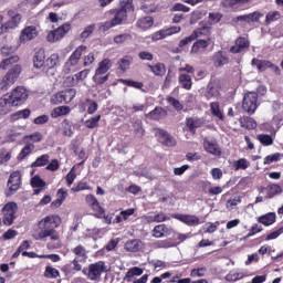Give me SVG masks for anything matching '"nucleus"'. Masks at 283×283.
<instances>
[{
  "mask_svg": "<svg viewBox=\"0 0 283 283\" xmlns=\"http://www.w3.org/2000/svg\"><path fill=\"white\" fill-rule=\"evenodd\" d=\"M248 167H249V161H247L245 158H241V159L234 161L235 171H239V169H243V170L248 169Z\"/></svg>",
  "mask_w": 283,
  "mask_h": 283,
  "instance_id": "49",
  "label": "nucleus"
},
{
  "mask_svg": "<svg viewBox=\"0 0 283 283\" xmlns=\"http://www.w3.org/2000/svg\"><path fill=\"white\" fill-rule=\"evenodd\" d=\"M103 273H107V265H105V262L103 261L93 263L88 266L90 280L96 281L101 277V274Z\"/></svg>",
  "mask_w": 283,
  "mask_h": 283,
  "instance_id": "9",
  "label": "nucleus"
},
{
  "mask_svg": "<svg viewBox=\"0 0 283 283\" xmlns=\"http://www.w3.org/2000/svg\"><path fill=\"white\" fill-rule=\"evenodd\" d=\"M210 44H211V42L209 40H197L192 44L191 52H192V54H198L199 52H205L207 50V48H209Z\"/></svg>",
  "mask_w": 283,
  "mask_h": 283,
  "instance_id": "16",
  "label": "nucleus"
},
{
  "mask_svg": "<svg viewBox=\"0 0 283 283\" xmlns=\"http://www.w3.org/2000/svg\"><path fill=\"white\" fill-rule=\"evenodd\" d=\"M45 64V53L43 51H38L33 59V65L36 70H41V67Z\"/></svg>",
  "mask_w": 283,
  "mask_h": 283,
  "instance_id": "24",
  "label": "nucleus"
},
{
  "mask_svg": "<svg viewBox=\"0 0 283 283\" xmlns=\"http://www.w3.org/2000/svg\"><path fill=\"white\" fill-rule=\"evenodd\" d=\"M109 78V75L97 74V71L95 72V75L93 77V81L97 83V85H103Z\"/></svg>",
  "mask_w": 283,
  "mask_h": 283,
  "instance_id": "57",
  "label": "nucleus"
},
{
  "mask_svg": "<svg viewBox=\"0 0 283 283\" xmlns=\"http://www.w3.org/2000/svg\"><path fill=\"white\" fill-rule=\"evenodd\" d=\"M31 186L36 189H43V187H45V181L43 179H41L40 176H34L31 179Z\"/></svg>",
  "mask_w": 283,
  "mask_h": 283,
  "instance_id": "45",
  "label": "nucleus"
},
{
  "mask_svg": "<svg viewBox=\"0 0 283 283\" xmlns=\"http://www.w3.org/2000/svg\"><path fill=\"white\" fill-rule=\"evenodd\" d=\"M19 136H21V132L18 129H11L7 134V140L9 143H14V140H18Z\"/></svg>",
  "mask_w": 283,
  "mask_h": 283,
  "instance_id": "48",
  "label": "nucleus"
},
{
  "mask_svg": "<svg viewBox=\"0 0 283 283\" xmlns=\"http://www.w3.org/2000/svg\"><path fill=\"white\" fill-rule=\"evenodd\" d=\"M282 154L275 153L274 155L266 156L263 163L264 165H271V163H277V160H280Z\"/></svg>",
  "mask_w": 283,
  "mask_h": 283,
  "instance_id": "52",
  "label": "nucleus"
},
{
  "mask_svg": "<svg viewBox=\"0 0 283 283\" xmlns=\"http://www.w3.org/2000/svg\"><path fill=\"white\" fill-rule=\"evenodd\" d=\"M59 275H61L59 270H56L55 268H52V266H46V269L44 271V277H48L49 280H54V279L59 277Z\"/></svg>",
  "mask_w": 283,
  "mask_h": 283,
  "instance_id": "37",
  "label": "nucleus"
},
{
  "mask_svg": "<svg viewBox=\"0 0 283 283\" xmlns=\"http://www.w3.org/2000/svg\"><path fill=\"white\" fill-rule=\"evenodd\" d=\"M8 190H7V196H13V193H17L21 187V172L20 171H13L8 180L7 184Z\"/></svg>",
  "mask_w": 283,
  "mask_h": 283,
  "instance_id": "7",
  "label": "nucleus"
},
{
  "mask_svg": "<svg viewBox=\"0 0 283 283\" xmlns=\"http://www.w3.org/2000/svg\"><path fill=\"white\" fill-rule=\"evenodd\" d=\"M252 65H255L259 72H266L271 67V61L253 59Z\"/></svg>",
  "mask_w": 283,
  "mask_h": 283,
  "instance_id": "23",
  "label": "nucleus"
},
{
  "mask_svg": "<svg viewBox=\"0 0 283 283\" xmlns=\"http://www.w3.org/2000/svg\"><path fill=\"white\" fill-rule=\"evenodd\" d=\"M198 36H200V31H193L191 35L187 36L186 39L179 42V48H185V45H188L189 43H191V41H196Z\"/></svg>",
  "mask_w": 283,
  "mask_h": 283,
  "instance_id": "40",
  "label": "nucleus"
},
{
  "mask_svg": "<svg viewBox=\"0 0 283 283\" xmlns=\"http://www.w3.org/2000/svg\"><path fill=\"white\" fill-rule=\"evenodd\" d=\"M242 109L247 112V114H255V109H258V93L248 92L243 97Z\"/></svg>",
  "mask_w": 283,
  "mask_h": 283,
  "instance_id": "5",
  "label": "nucleus"
},
{
  "mask_svg": "<svg viewBox=\"0 0 283 283\" xmlns=\"http://www.w3.org/2000/svg\"><path fill=\"white\" fill-rule=\"evenodd\" d=\"M70 112V106H59L52 111L51 116L52 118H59L60 116H67Z\"/></svg>",
  "mask_w": 283,
  "mask_h": 283,
  "instance_id": "27",
  "label": "nucleus"
},
{
  "mask_svg": "<svg viewBox=\"0 0 283 283\" xmlns=\"http://www.w3.org/2000/svg\"><path fill=\"white\" fill-rule=\"evenodd\" d=\"M237 21H244L245 23H251V21H258V13L239 15L237 17Z\"/></svg>",
  "mask_w": 283,
  "mask_h": 283,
  "instance_id": "44",
  "label": "nucleus"
},
{
  "mask_svg": "<svg viewBox=\"0 0 283 283\" xmlns=\"http://www.w3.org/2000/svg\"><path fill=\"white\" fill-rule=\"evenodd\" d=\"M211 114L219 118V120L224 119V115L222 114V111H220V103L214 102L210 104Z\"/></svg>",
  "mask_w": 283,
  "mask_h": 283,
  "instance_id": "33",
  "label": "nucleus"
},
{
  "mask_svg": "<svg viewBox=\"0 0 283 283\" xmlns=\"http://www.w3.org/2000/svg\"><path fill=\"white\" fill-rule=\"evenodd\" d=\"M213 63L216 67H222V65H227V63H229V57L224 56L222 52H217L213 55Z\"/></svg>",
  "mask_w": 283,
  "mask_h": 283,
  "instance_id": "29",
  "label": "nucleus"
},
{
  "mask_svg": "<svg viewBox=\"0 0 283 283\" xmlns=\"http://www.w3.org/2000/svg\"><path fill=\"white\" fill-rule=\"evenodd\" d=\"M179 83L182 85L184 90H191V85H193L191 76L187 74L179 75Z\"/></svg>",
  "mask_w": 283,
  "mask_h": 283,
  "instance_id": "34",
  "label": "nucleus"
},
{
  "mask_svg": "<svg viewBox=\"0 0 283 283\" xmlns=\"http://www.w3.org/2000/svg\"><path fill=\"white\" fill-rule=\"evenodd\" d=\"M51 103L53 105H61V103H65L63 92H60V93H56L55 95H53L51 98Z\"/></svg>",
  "mask_w": 283,
  "mask_h": 283,
  "instance_id": "51",
  "label": "nucleus"
},
{
  "mask_svg": "<svg viewBox=\"0 0 283 283\" xmlns=\"http://www.w3.org/2000/svg\"><path fill=\"white\" fill-rule=\"evenodd\" d=\"M239 123L244 129H255L258 127V123L251 117H241Z\"/></svg>",
  "mask_w": 283,
  "mask_h": 283,
  "instance_id": "22",
  "label": "nucleus"
},
{
  "mask_svg": "<svg viewBox=\"0 0 283 283\" xmlns=\"http://www.w3.org/2000/svg\"><path fill=\"white\" fill-rule=\"evenodd\" d=\"M12 107H15V105L12 104L10 95L7 94L0 98V115L9 114V112H12Z\"/></svg>",
  "mask_w": 283,
  "mask_h": 283,
  "instance_id": "14",
  "label": "nucleus"
},
{
  "mask_svg": "<svg viewBox=\"0 0 283 283\" xmlns=\"http://www.w3.org/2000/svg\"><path fill=\"white\" fill-rule=\"evenodd\" d=\"M87 50V46L80 45L70 56L69 61L65 63V74H70V72H76V65H78V61H81V56H83V52Z\"/></svg>",
  "mask_w": 283,
  "mask_h": 283,
  "instance_id": "4",
  "label": "nucleus"
},
{
  "mask_svg": "<svg viewBox=\"0 0 283 283\" xmlns=\"http://www.w3.org/2000/svg\"><path fill=\"white\" fill-rule=\"evenodd\" d=\"M61 226V217L51 214L44 217L38 223V229L33 233L34 240H45L51 238L53 241H57L61 237L56 233V229Z\"/></svg>",
  "mask_w": 283,
  "mask_h": 283,
  "instance_id": "1",
  "label": "nucleus"
},
{
  "mask_svg": "<svg viewBox=\"0 0 283 283\" xmlns=\"http://www.w3.org/2000/svg\"><path fill=\"white\" fill-rule=\"evenodd\" d=\"M56 63H59V54L54 53L46 60L48 67H55Z\"/></svg>",
  "mask_w": 283,
  "mask_h": 283,
  "instance_id": "60",
  "label": "nucleus"
},
{
  "mask_svg": "<svg viewBox=\"0 0 283 283\" xmlns=\"http://www.w3.org/2000/svg\"><path fill=\"white\" fill-rule=\"evenodd\" d=\"M155 136H157L159 143L161 145H166V147H176V138L169 135L167 130L160 128H154Z\"/></svg>",
  "mask_w": 283,
  "mask_h": 283,
  "instance_id": "11",
  "label": "nucleus"
},
{
  "mask_svg": "<svg viewBox=\"0 0 283 283\" xmlns=\"http://www.w3.org/2000/svg\"><path fill=\"white\" fill-rule=\"evenodd\" d=\"M205 122L198 117H189L187 118L186 126L188 127L189 132H196Z\"/></svg>",
  "mask_w": 283,
  "mask_h": 283,
  "instance_id": "18",
  "label": "nucleus"
},
{
  "mask_svg": "<svg viewBox=\"0 0 283 283\" xmlns=\"http://www.w3.org/2000/svg\"><path fill=\"white\" fill-rule=\"evenodd\" d=\"M203 146L209 154L220 156V147L218 146V143L205 139Z\"/></svg>",
  "mask_w": 283,
  "mask_h": 283,
  "instance_id": "17",
  "label": "nucleus"
},
{
  "mask_svg": "<svg viewBox=\"0 0 283 283\" xmlns=\"http://www.w3.org/2000/svg\"><path fill=\"white\" fill-rule=\"evenodd\" d=\"M98 120H101V115H97L91 119H87L84 125L88 129H94V127H98Z\"/></svg>",
  "mask_w": 283,
  "mask_h": 283,
  "instance_id": "46",
  "label": "nucleus"
},
{
  "mask_svg": "<svg viewBox=\"0 0 283 283\" xmlns=\"http://www.w3.org/2000/svg\"><path fill=\"white\" fill-rule=\"evenodd\" d=\"M70 30H72L70 23H64L56 30L50 31V33L46 36V41H49V43L61 41V39H63V36H65L66 32H69Z\"/></svg>",
  "mask_w": 283,
  "mask_h": 283,
  "instance_id": "8",
  "label": "nucleus"
},
{
  "mask_svg": "<svg viewBox=\"0 0 283 283\" xmlns=\"http://www.w3.org/2000/svg\"><path fill=\"white\" fill-rule=\"evenodd\" d=\"M72 251L77 255V258H87V250H85L83 245H77Z\"/></svg>",
  "mask_w": 283,
  "mask_h": 283,
  "instance_id": "55",
  "label": "nucleus"
},
{
  "mask_svg": "<svg viewBox=\"0 0 283 283\" xmlns=\"http://www.w3.org/2000/svg\"><path fill=\"white\" fill-rule=\"evenodd\" d=\"M127 39H132V35L129 33L119 34L114 38V43H125Z\"/></svg>",
  "mask_w": 283,
  "mask_h": 283,
  "instance_id": "62",
  "label": "nucleus"
},
{
  "mask_svg": "<svg viewBox=\"0 0 283 283\" xmlns=\"http://www.w3.org/2000/svg\"><path fill=\"white\" fill-rule=\"evenodd\" d=\"M165 229H167L165 224L156 226L153 230L154 238H163L165 235Z\"/></svg>",
  "mask_w": 283,
  "mask_h": 283,
  "instance_id": "47",
  "label": "nucleus"
},
{
  "mask_svg": "<svg viewBox=\"0 0 283 283\" xmlns=\"http://www.w3.org/2000/svg\"><path fill=\"white\" fill-rule=\"evenodd\" d=\"M120 9L127 12H134V0H122L120 1Z\"/></svg>",
  "mask_w": 283,
  "mask_h": 283,
  "instance_id": "41",
  "label": "nucleus"
},
{
  "mask_svg": "<svg viewBox=\"0 0 283 283\" xmlns=\"http://www.w3.org/2000/svg\"><path fill=\"white\" fill-rule=\"evenodd\" d=\"M14 63H19V55H11L4 59L0 63V70H10V67H14Z\"/></svg>",
  "mask_w": 283,
  "mask_h": 283,
  "instance_id": "20",
  "label": "nucleus"
},
{
  "mask_svg": "<svg viewBox=\"0 0 283 283\" xmlns=\"http://www.w3.org/2000/svg\"><path fill=\"white\" fill-rule=\"evenodd\" d=\"M172 247H176V244L171 239L161 240L156 243L157 249H171Z\"/></svg>",
  "mask_w": 283,
  "mask_h": 283,
  "instance_id": "42",
  "label": "nucleus"
},
{
  "mask_svg": "<svg viewBox=\"0 0 283 283\" xmlns=\"http://www.w3.org/2000/svg\"><path fill=\"white\" fill-rule=\"evenodd\" d=\"M270 191V198H273V196H277L279 193H282V187L279 185H271L269 186Z\"/></svg>",
  "mask_w": 283,
  "mask_h": 283,
  "instance_id": "58",
  "label": "nucleus"
},
{
  "mask_svg": "<svg viewBox=\"0 0 283 283\" xmlns=\"http://www.w3.org/2000/svg\"><path fill=\"white\" fill-rule=\"evenodd\" d=\"M9 98L15 107H18V105H23V103L28 101V90L23 86H17L9 95Z\"/></svg>",
  "mask_w": 283,
  "mask_h": 283,
  "instance_id": "6",
  "label": "nucleus"
},
{
  "mask_svg": "<svg viewBox=\"0 0 283 283\" xmlns=\"http://www.w3.org/2000/svg\"><path fill=\"white\" fill-rule=\"evenodd\" d=\"M132 63H133L132 57H123L119 60V67H120V70H123L125 72L126 70L129 69Z\"/></svg>",
  "mask_w": 283,
  "mask_h": 283,
  "instance_id": "53",
  "label": "nucleus"
},
{
  "mask_svg": "<svg viewBox=\"0 0 283 283\" xmlns=\"http://www.w3.org/2000/svg\"><path fill=\"white\" fill-rule=\"evenodd\" d=\"M142 242L138 239L129 240L125 243L126 251L136 252L140 251Z\"/></svg>",
  "mask_w": 283,
  "mask_h": 283,
  "instance_id": "28",
  "label": "nucleus"
},
{
  "mask_svg": "<svg viewBox=\"0 0 283 283\" xmlns=\"http://www.w3.org/2000/svg\"><path fill=\"white\" fill-rule=\"evenodd\" d=\"M122 83L128 85V87H135V90H143V83L136 82L134 80H122Z\"/></svg>",
  "mask_w": 283,
  "mask_h": 283,
  "instance_id": "54",
  "label": "nucleus"
},
{
  "mask_svg": "<svg viewBox=\"0 0 283 283\" xmlns=\"http://www.w3.org/2000/svg\"><path fill=\"white\" fill-rule=\"evenodd\" d=\"M165 116H167L165 109L155 108L147 115V118H151V120H160V118H165Z\"/></svg>",
  "mask_w": 283,
  "mask_h": 283,
  "instance_id": "32",
  "label": "nucleus"
},
{
  "mask_svg": "<svg viewBox=\"0 0 283 283\" xmlns=\"http://www.w3.org/2000/svg\"><path fill=\"white\" fill-rule=\"evenodd\" d=\"M167 101H168V103H169L170 105L174 106V108H175L177 112L182 111L184 107H185V106L182 105V103H180V101L176 99L175 97H168Z\"/></svg>",
  "mask_w": 283,
  "mask_h": 283,
  "instance_id": "50",
  "label": "nucleus"
},
{
  "mask_svg": "<svg viewBox=\"0 0 283 283\" xmlns=\"http://www.w3.org/2000/svg\"><path fill=\"white\" fill-rule=\"evenodd\" d=\"M256 138L261 143V145H265V146L273 145V136L271 135H266V134L258 135Z\"/></svg>",
  "mask_w": 283,
  "mask_h": 283,
  "instance_id": "43",
  "label": "nucleus"
},
{
  "mask_svg": "<svg viewBox=\"0 0 283 283\" xmlns=\"http://www.w3.org/2000/svg\"><path fill=\"white\" fill-rule=\"evenodd\" d=\"M111 69H112V60L104 59L102 62H99L96 72L97 74H107V72H109Z\"/></svg>",
  "mask_w": 283,
  "mask_h": 283,
  "instance_id": "25",
  "label": "nucleus"
},
{
  "mask_svg": "<svg viewBox=\"0 0 283 283\" xmlns=\"http://www.w3.org/2000/svg\"><path fill=\"white\" fill-rule=\"evenodd\" d=\"M62 94L64 96V103H72L76 96V90L74 88H69L65 91H62Z\"/></svg>",
  "mask_w": 283,
  "mask_h": 283,
  "instance_id": "39",
  "label": "nucleus"
},
{
  "mask_svg": "<svg viewBox=\"0 0 283 283\" xmlns=\"http://www.w3.org/2000/svg\"><path fill=\"white\" fill-rule=\"evenodd\" d=\"M34 151V144H27L25 147L20 151L18 158L19 160H23L24 158H28L30 156V153Z\"/></svg>",
  "mask_w": 283,
  "mask_h": 283,
  "instance_id": "36",
  "label": "nucleus"
},
{
  "mask_svg": "<svg viewBox=\"0 0 283 283\" xmlns=\"http://www.w3.org/2000/svg\"><path fill=\"white\" fill-rule=\"evenodd\" d=\"M9 21L4 23L6 30H14V28H19V23H21V14L9 11Z\"/></svg>",
  "mask_w": 283,
  "mask_h": 283,
  "instance_id": "15",
  "label": "nucleus"
},
{
  "mask_svg": "<svg viewBox=\"0 0 283 283\" xmlns=\"http://www.w3.org/2000/svg\"><path fill=\"white\" fill-rule=\"evenodd\" d=\"M151 39L153 41H160L163 39H167V32L165 30L157 31L151 35Z\"/></svg>",
  "mask_w": 283,
  "mask_h": 283,
  "instance_id": "61",
  "label": "nucleus"
},
{
  "mask_svg": "<svg viewBox=\"0 0 283 283\" xmlns=\"http://www.w3.org/2000/svg\"><path fill=\"white\" fill-rule=\"evenodd\" d=\"M249 50V40L245 38H239L235 41V44L230 48L232 54H240V52H247Z\"/></svg>",
  "mask_w": 283,
  "mask_h": 283,
  "instance_id": "13",
  "label": "nucleus"
},
{
  "mask_svg": "<svg viewBox=\"0 0 283 283\" xmlns=\"http://www.w3.org/2000/svg\"><path fill=\"white\" fill-rule=\"evenodd\" d=\"M181 222L188 224L189 227H193V224H200V218L196 216H182L180 217Z\"/></svg>",
  "mask_w": 283,
  "mask_h": 283,
  "instance_id": "35",
  "label": "nucleus"
},
{
  "mask_svg": "<svg viewBox=\"0 0 283 283\" xmlns=\"http://www.w3.org/2000/svg\"><path fill=\"white\" fill-rule=\"evenodd\" d=\"M258 222H260V224H263L264 227H271V224L275 222V213L269 212L264 216H261L258 218Z\"/></svg>",
  "mask_w": 283,
  "mask_h": 283,
  "instance_id": "21",
  "label": "nucleus"
},
{
  "mask_svg": "<svg viewBox=\"0 0 283 283\" xmlns=\"http://www.w3.org/2000/svg\"><path fill=\"white\" fill-rule=\"evenodd\" d=\"M86 202L94 209V211H99V213H105V209L101 207V203L98 202V199L94 197V195L86 196Z\"/></svg>",
  "mask_w": 283,
  "mask_h": 283,
  "instance_id": "19",
  "label": "nucleus"
},
{
  "mask_svg": "<svg viewBox=\"0 0 283 283\" xmlns=\"http://www.w3.org/2000/svg\"><path fill=\"white\" fill-rule=\"evenodd\" d=\"M50 163V155H42L31 165V167H45Z\"/></svg>",
  "mask_w": 283,
  "mask_h": 283,
  "instance_id": "38",
  "label": "nucleus"
},
{
  "mask_svg": "<svg viewBox=\"0 0 283 283\" xmlns=\"http://www.w3.org/2000/svg\"><path fill=\"white\" fill-rule=\"evenodd\" d=\"M133 129L136 138H143V136H145V128H143V120L136 119L133 124Z\"/></svg>",
  "mask_w": 283,
  "mask_h": 283,
  "instance_id": "31",
  "label": "nucleus"
},
{
  "mask_svg": "<svg viewBox=\"0 0 283 283\" xmlns=\"http://www.w3.org/2000/svg\"><path fill=\"white\" fill-rule=\"evenodd\" d=\"M124 21H127V11L122 9L115 10L112 21L105 22L103 28L104 30H109L111 28H114V25H120Z\"/></svg>",
  "mask_w": 283,
  "mask_h": 283,
  "instance_id": "10",
  "label": "nucleus"
},
{
  "mask_svg": "<svg viewBox=\"0 0 283 283\" xmlns=\"http://www.w3.org/2000/svg\"><path fill=\"white\" fill-rule=\"evenodd\" d=\"M0 52L2 56H9L14 52V48L12 45H4L0 49Z\"/></svg>",
  "mask_w": 283,
  "mask_h": 283,
  "instance_id": "63",
  "label": "nucleus"
},
{
  "mask_svg": "<svg viewBox=\"0 0 283 283\" xmlns=\"http://www.w3.org/2000/svg\"><path fill=\"white\" fill-rule=\"evenodd\" d=\"M22 70L20 64H15L11 67L0 81V92H8V90L17 83L19 76H21Z\"/></svg>",
  "mask_w": 283,
  "mask_h": 283,
  "instance_id": "2",
  "label": "nucleus"
},
{
  "mask_svg": "<svg viewBox=\"0 0 283 283\" xmlns=\"http://www.w3.org/2000/svg\"><path fill=\"white\" fill-rule=\"evenodd\" d=\"M19 211V206H17L15 202L11 201L8 202L2 208V222L6 224V227H12L14 220H17V212Z\"/></svg>",
  "mask_w": 283,
  "mask_h": 283,
  "instance_id": "3",
  "label": "nucleus"
},
{
  "mask_svg": "<svg viewBox=\"0 0 283 283\" xmlns=\"http://www.w3.org/2000/svg\"><path fill=\"white\" fill-rule=\"evenodd\" d=\"M39 36V30L34 25H29L24 28L20 33V43H28L29 41H32L33 39H36Z\"/></svg>",
  "mask_w": 283,
  "mask_h": 283,
  "instance_id": "12",
  "label": "nucleus"
},
{
  "mask_svg": "<svg viewBox=\"0 0 283 283\" xmlns=\"http://www.w3.org/2000/svg\"><path fill=\"white\" fill-rule=\"evenodd\" d=\"M154 25V18L153 17H144L137 21V28L142 30H147Z\"/></svg>",
  "mask_w": 283,
  "mask_h": 283,
  "instance_id": "26",
  "label": "nucleus"
},
{
  "mask_svg": "<svg viewBox=\"0 0 283 283\" xmlns=\"http://www.w3.org/2000/svg\"><path fill=\"white\" fill-rule=\"evenodd\" d=\"M280 19V12L271 11L266 14L265 21L266 23H273V21H277Z\"/></svg>",
  "mask_w": 283,
  "mask_h": 283,
  "instance_id": "56",
  "label": "nucleus"
},
{
  "mask_svg": "<svg viewBox=\"0 0 283 283\" xmlns=\"http://www.w3.org/2000/svg\"><path fill=\"white\" fill-rule=\"evenodd\" d=\"M86 103L88 104L87 114H94L98 109V103L93 99H86Z\"/></svg>",
  "mask_w": 283,
  "mask_h": 283,
  "instance_id": "59",
  "label": "nucleus"
},
{
  "mask_svg": "<svg viewBox=\"0 0 283 283\" xmlns=\"http://www.w3.org/2000/svg\"><path fill=\"white\" fill-rule=\"evenodd\" d=\"M155 76H165L167 67L163 63H157L156 65H148Z\"/></svg>",
  "mask_w": 283,
  "mask_h": 283,
  "instance_id": "30",
  "label": "nucleus"
},
{
  "mask_svg": "<svg viewBox=\"0 0 283 283\" xmlns=\"http://www.w3.org/2000/svg\"><path fill=\"white\" fill-rule=\"evenodd\" d=\"M96 61V57L94 56V53H90L88 55L84 56V67H87L92 65Z\"/></svg>",
  "mask_w": 283,
  "mask_h": 283,
  "instance_id": "64",
  "label": "nucleus"
}]
</instances>
